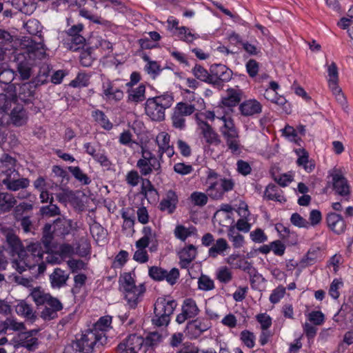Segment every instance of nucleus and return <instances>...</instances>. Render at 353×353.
<instances>
[{
  "label": "nucleus",
  "instance_id": "obj_1",
  "mask_svg": "<svg viewBox=\"0 0 353 353\" xmlns=\"http://www.w3.org/2000/svg\"><path fill=\"white\" fill-rule=\"evenodd\" d=\"M1 233L5 236V250L12 258V266L19 273L29 270L34 274H43L46 269L43 261V251L39 242H30L24 246L14 231L3 228Z\"/></svg>",
  "mask_w": 353,
  "mask_h": 353
},
{
  "label": "nucleus",
  "instance_id": "obj_2",
  "mask_svg": "<svg viewBox=\"0 0 353 353\" xmlns=\"http://www.w3.org/2000/svg\"><path fill=\"white\" fill-rule=\"evenodd\" d=\"M216 118L223 121V125L220 127V132L227 147V151L234 155L239 154L242 145L239 132L234 125V120L225 115L216 117Z\"/></svg>",
  "mask_w": 353,
  "mask_h": 353
},
{
  "label": "nucleus",
  "instance_id": "obj_3",
  "mask_svg": "<svg viewBox=\"0 0 353 353\" xmlns=\"http://www.w3.org/2000/svg\"><path fill=\"white\" fill-rule=\"evenodd\" d=\"M173 102L172 95L168 93L148 98L145 103V112L151 120L162 121L165 119V110L170 108Z\"/></svg>",
  "mask_w": 353,
  "mask_h": 353
},
{
  "label": "nucleus",
  "instance_id": "obj_4",
  "mask_svg": "<svg viewBox=\"0 0 353 353\" xmlns=\"http://www.w3.org/2000/svg\"><path fill=\"white\" fill-rule=\"evenodd\" d=\"M119 283L127 304L132 309L136 308L145 291L144 285H136L130 273L122 275L119 279Z\"/></svg>",
  "mask_w": 353,
  "mask_h": 353
},
{
  "label": "nucleus",
  "instance_id": "obj_5",
  "mask_svg": "<svg viewBox=\"0 0 353 353\" xmlns=\"http://www.w3.org/2000/svg\"><path fill=\"white\" fill-rule=\"evenodd\" d=\"M107 339L103 333L90 330L83 334L81 338L67 346L65 353H89L96 345H103Z\"/></svg>",
  "mask_w": 353,
  "mask_h": 353
},
{
  "label": "nucleus",
  "instance_id": "obj_6",
  "mask_svg": "<svg viewBox=\"0 0 353 353\" xmlns=\"http://www.w3.org/2000/svg\"><path fill=\"white\" fill-rule=\"evenodd\" d=\"M176 305V302L171 298H158L154 303L152 323L159 327L168 325L170 321V316L173 314Z\"/></svg>",
  "mask_w": 353,
  "mask_h": 353
},
{
  "label": "nucleus",
  "instance_id": "obj_7",
  "mask_svg": "<svg viewBox=\"0 0 353 353\" xmlns=\"http://www.w3.org/2000/svg\"><path fill=\"white\" fill-rule=\"evenodd\" d=\"M141 157L137 162V167L141 176H147L153 172L157 174L161 172V162L159 157L156 156L146 147H141Z\"/></svg>",
  "mask_w": 353,
  "mask_h": 353
},
{
  "label": "nucleus",
  "instance_id": "obj_8",
  "mask_svg": "<svg viewBox=\"0 0 353 353\" xmlns=\"http://www.w3.org/2000/svg\"><path fill=\"white\" fill-rule=\"evenodd\" d=\"M21 46V53L33 63L37 59L41 60L47 57V48L43 41L35 42L31 39H27L23 41Z\"/></svg>",
  "mask_w": 353,
  "mask_h": 353
},
{
  "label": "nucleus",
  "instance_id": "obj_9",
  "mask_svg": "<svg viewBox=\"0 0 353 353\" xmlns=\"http://www.w3.org/2000/svg\"><path fill=\"white\" fill-rule=\"evenodd\" d=\"M210 84L221 87L223 83L228 82L232 77V71L223 64H213L210 69Z\"/></svg>",
  "mask_w": 353,
  "mask_h": 353
},
{
  "label": "nucleus",
  "instance_id": "obj_10",
  "mask_svg": "<svg viewBox=\"0 0 353 353\" xmlns=\"http://www.w3.org/2000/svg\"><path fill=\"white\" fill-rule=\"evenodd\" d=\"M149 276L154 281H161L165 280L169 284L173 285L179 278V271L174 268L170 271L158 266H152L148 270Z\"/></svg>",
  "mask_w": 353,
  "mask_h": 353
},
{
  "label": "nucleus",
  "instance_id": "obj_11",
  "mask_svg": "<svg viewBox=\"0 0 353 353\" xmlns=\"http://www.w3.org/2000/svg\"><path fill=\"white\" fill-rule=\"evenodd\" d=\"M143 343V337L131 334L117 345L116 350L117 353H138Z\"/></svg>",
  "mask_w": 353,
  "mask_h": 353
},
{
  "label": "nucleus",
  "instance_id": "obj_12",
  "mask_svg": "<svg viewBox=\"0 0 353 353\" xmlns=\"http://www.w3.org/2000/svg\"><path fill=\"white\" fill-rule=\"evenodd\" d=\"M200 310L194 299L191 298L185 299L182 305L181 313L176 316V321L179 324L183 323L187 319L197 316Z\"/></svg>",
  "mask_w": 353,
  "mask_h": 353
},
{
  "label": "nucleus",
  "instance_id": "obj_13",
  "mask_svg": "<svg viewBox=\"0 0 353 353\" xmlns=\"http://www.w3.org/2000/svg\"><path fill=\"white\" fill-rule=\"evenodd\" d=\"M101 96L106 101L116 103L123 98L124 93L121 88L115 86L112 81L107 80L102 83Z\"/></svg>",
  "mask_w": 353,
  "mask_h": 353
},
{
  "label": "nucleus",
  "instance_id": "obj_14",
  "mask_svg": "<svg viewBox=\"0 0 353 353\" xmlns=\"http://www.w3.org/2000/svg\"><path fill=\"white\" fill-rule=\"evenodd\" d=\"M205 185L206 192L212 199H221L223 196L221 187L219 186V175L215 172L210 170L208 174Z\"/></svg>",
  "mask_w": 353,
  "mask_h": 353
},
{
  "label": "nucleus",
  "instance_id": "obj_15",
  "mask_svg": "<svg viewBox=\"0 0 353 353\" xmlns=\"http://www.w3.org/2000/svg\"><path fill=\"white\" fill-rule=\"evenodd\" d=\"M142 234L143 236L135 243L136 247L147 248L149 245H151L150 250L151 252L155 251L158 245L156 232L153 231L150 227L145 226L143 228Z\"/></svg>",
  "mask_w": 353,
  "mask_h": 353
},
{
  "label": "nucleus",
  "instance_id": "obj_16",
  "mask_svg": "<svg viewBox=\"0 0 353 353\" xmlns=\"http://www.w3.org/2000/svg\"><path fill=\"white\" fill-rule=\"evenodd\" d=\"M243 97V91L238 88H228L224 96L221 100L222 107L228 108L232 110V108L239 105L240 101Z\"/></svg>",
  "mask_w": 353,
  "mask_h": 353
},
{
  "label": "nucleus",
  "instance_id": "obj_17",
  "mask_svg": "<svg viewBox=\"0 0 353 353\" xmlns=\"http://www.w3.org/2000/svg\"><path fill=\"white\" fill-rule=\"evenodd\" d=\"M330 175L332 177L333 188L335 192L341 196L347 195L350 193V186L341 171L334 170Z\"/></svg>",
  "mask_w": 353,
  "mask_h": 353
},
{
  "label": "nucleus",
  "instance_id": "obj_18",
  "mask_svg": "<svg viewBox=\"0 0 353 353\" xmlns=\"http://www.w3.org/2000/svg\"><path fill=\"white\" fill-rule=\"evenodd\" d=\"M238 109L242 116L253 117L261 112L262 105L256 99H248L241 103Z\"/></svg>",
  "mask_w": 353,
  "mask_h": 353
},
{
  "label": "nucleus",
  "instance_id": "obj_19",
  "mask_svg": "<svg viewBox=\"0 0 353 353\" xmlns=\"http://www.w3.org/2000/svg\"><path fill=\"white\" fill-rule=\"evenodd\" d=\"M178 202L177 194L174 191L170 190L159 203V208L161 211L171 214L175 211Z\"/></svg>",
  "mask_w": 353,
  "mask_h": 353
},
{
  "label": "nucleus",
  "instance_id": "obj_20",
  "mask_svg": "<svg viewBox=\"0 0 353 353\" xmlns=\"http://www.w3.org/2000/svg\"><path fill=\"white\" fill-rule=\"evenodd\" d=\"M19 174H13L10 177H5L2 179V183L8 190L14 192L28 188L30 185V180L28 178H19Z\"/></svg>",
  "mask_w": 353,
  "mask_h": 353
},
{
  "label": "nucleus",
  "instance_id": "obj_21",
  "mask_svg": "<svg viewBox=\"0 0 353 353\" xmlns=\"http://www.w3.org/2000/svg\"><path fill=\"white\" fill-rule=\"evenodd\" d=\"M17 71L22 79H28L32 74V67L34 64L26 55L21 52L17 54Z\"/></svg>",
  "mask_w": 353,
  "mask_h": 353
},
{
  "label": "nucleus",
  "instance_id": "obj_22",
  "mask_svg": "<svg viewBox=\"0 0 353 353\" xmlns=\"http://www.w3.org/2000/svg\"><path fill=\"white\" fill-rule=\"evenodd\" d=\"M210 327V323L207 319H196L190 321L187 325L188 332L193 337L199 336Z\"/></svg>",
  "mask_w": 353,
  "mask_h": 353
},
{
  "label": "nucleus",
  "instance_id": "obj_23",
  "mask_svg": "<svg viewBox=\"0 0 353 353\" xmlns=\"http://www.w3.org/2000/svg\"><path fill=\"white\" fill-rule=\"evenodd\" d=\"M199 128L206 143L213 145H218L221 143L219 134L206 121L199 122Z\"/></svg>",
  "mask_w": 353,
  "mask_h": 353
},
{
  "label": "nucleus",
  "instance_id": "obj_24",
  "mask_svg": "<svg viewBox=\"0 0 353 353\" xmlns=\"http://www.w3.org/2000/svg\"><path fill=\"white\" fill-rule=\"evenodd\" d=\"M197 255L196 248L190 244L183 248L179 253L180 267L187 269Z\"/></svg>",
  "mask_w": 353,
  "mask_h": 353
},
{
  "label": "nucleus",
  "instance_id": "obj_25",
  "mask_svg": "<svg viewBox=\"0 0 353 353\" xmlns=\"http://www.w3.org/2000/svg\"><path fill=\"white\" fill-rule=\"evenodd\" d=\"M16 160L8 154H4L0 159V172L5 177H10L15 174L19 175V172L15 169Z\"/></svg>",
  "mask_w": 353,
  "mask_h": 353
},
{
  "label": "nucleus",
  "instance_id": "obj_26",
  "mask_svg": "<svg viewBox=\"0 0 353 353\" xmlns=\"http://www.w3.org/2000/svg\"><path fill=\"white\" fill-rule=\"evenodd\" d=\"M326 221L328 227L334 232L339 234L345 231L346 225L341 215L335 212H330L327 215Z\"/></svg>",
  "mask_w": 353,
  "mask_h": 353
},
{
  "label": "nucleus",
  "instance_id": "obj_27",
  "mask_svg": "<svg viewBox=\"0 0 353 353\" xmlns=\"http://www.w3.org/2000/svg\"><path fill=\"white\" fill-rule=\"evenodd\" d=\"M49 279L52 288L60 289L66 285L69 279V274L66 271L57 268L50 275Z\"/></svg>",
  "mask_w": 353,
  "mask_h": 353
},
{
  "label": "nucleus",
  "instance_id": "obj_28",
  "mask_svg": "<svg viewBox=\"0 0 353 353\" xmlns=\"http://www.w3.org/2000/svg\"><path fill=\"white\" fill-rule=\"evenodd\" d=\"M53 232L57 235H65L70 232L72 221L65 217H59L53 223Z\"/></svg>",
  "mask_w": 353,
  "mask_h": 353
},
{
  "label": "nucleus",
  "instance_id": "obj_29",
  "mask_svg": "<svg viewBox=\"0 0 353 353\" xmlns=\"http://www.w3.org/2000/svg\"><path fill=\"white\" fill-rule=\"evenodd\" d=\"M10 117L12 123L17 126L24 125L28 120L26 111L20 105H17L12 109Z\"/></svg>",
  "mask_w": 353,
  "mask_h": 353
},
{
  "label": "nucleus",
  "instance_id": "obj_30",
  "mask_svg": "<svg viewBox=\"0 0 353 353\" xmlns=\"http://www.w3.org/2000/svg\"><path fill=\"white\" fill-rule=\"evenodd\" d=\"M36 332L37 331L32 330L21 333L19 335V344L21 347H26L29 350L34 349L37 345L38 341L36 337L33 336V333Z\"/></svg>",
  "mask_w": 353,
  "mask_h": 353
},
{
  "label": "nucleus",
  "instance_id": "obj_31",
  "mask_svg": "<svg viewBox=\"0 0 353 353\" xmlns=\"http://www.w3.org/2000/svg\"><path fill=\"white\" fill-rule=\"evenodd\" d=\"M230 246L227 241L223 238L218 239L208 250L209 256L215 259L219 255H224V252Z\"/></svg>",
  "mask_w": 353,
  "mask_h": 353
},
{
  "label": "nucleus",
  "instance_id": "obj_32",
  "mask_svg": "<svg viewBox=\"0 0 353 353\" xmlns=\"http://www.w3.org/2000/svg\"><path fill=\"white\" fill-rule=\"evenodd\" d=\"M16 203L17 200L12 194L0 192V212H9Z\"/></svg>",
  "mask_w": 353,
  "mask_h": 353
},
{
  "label": "nucleus",
  "instance_id": "obj_33",
  "mask_svg": "<svg viewBox=\"0 0 353 353\" xmlns=\"http://www.w3.org/2000/svg\"><path fill=\"white\" fill-rule=\"evenodd\" d=\"M299 158L296 163L299 166H302L307 172H311L315 167V164L312 161L309 160L308 153L305 150H296Z\"/></svg>",
  "mask_w": 353,
  "mask_h": 353
},
{
  "label": "nucleus",
  "instance_id": "obj_34",
  "mask_svg": "<svg viewBox=\"0 0 353 353\" xmlns=\"http://www.w3.org/2000/svg\"><path fill=\"white\" fill-rule=\"evenodd\" d=\"M145 86L140 84L137 88L132 89L128 92V101L137 104L145 99Z\"/></svg>",
  "mask_w": 353,
  "mask_h": 353
},
{
  "label": "nucleus",
  "instance_id": "obj_35",
  "mask_svg": "<svg viewBox=\"0 0 353 353\" xmlns=\"http://www.w3.org/2000/svg\"><path fill=\"white\" fill-rule=\"evenodd\" d=\"M85 41V38L81 35L67 37L63 42V46L68 50L75 52L83 48Z\"/></svg>",
  "mask_w": 353,
  "mask_h": 353
},
{
  "label": "nucleus",
  "instance_id": "obj_36",
  "mask_svg": "<svg viewBox=\"0 0 353 353\" xmlns=\"http://www.w3.org/2000/svg\"><path fill=\"white\" fill-rule=\"evenodd\" d=\"M173 34L186 43H192L199 37L198 34L193 33L190 28L185 26H181L180 28H177L176 32H173Z\"/></svg>",
  "mask_w": 353,
  "mask_h": 353
},
{
  "label": "nucleus",
  "instance_id": "obj_37",
  "mask_svg": "<svg viewBox=\"0 0 353 353\" xmlns=\"http://www.w3.org/2000/svg\"><path fill=\"white\" fill-rule=\"evenodd\" d=\"M16 97L12 94H0V118L3 119L4 114L15 103Z\"/></svg>",
  "mask_w": 353,
  "mask_h": 353
},
{
  "label": "nucleus",
  "instance_id": "obj_38",
  "mask_svg": "<svg viewBox=\"0 0 353 353\" xmlns=\"http://www.w3.org/2000/svg\"><path fill=\"white\" fill-rule=\"evenodd\" d=\"M264 196L268 200L276 201L280 203L285 201V199L279 192L278 187L273 184H270L266 187Z\"/></svg>",
  "mask_w": 353,
  "mask_h": 353
},
{
  "label": "nucleus",
  "instance_id": "obj_39",
  "mask_svg": "<svg viewBox=\"0 0 353 353\" xmlns=\"http://www.w3.org/2000/svg\"><path fill=\"white\" fill-rule=\"evenodd\" d=\"M16 312L28 319L33 320L36 318L32 306L26 301L19 302L15 307Z\"/></svg>",
  "mask_w": 353,
  "mask_h": 353
},
{
  "label": "nucleus",
  "instance_id": "obj_40",
  "mask_svg": "<svg viewBox=\"0 0 353 353\" xmlns=\"http://www.w3.org/2000/svg\"><path fill=\"white\" fill-rule=\"evenodd\" d=\"M173 111L181 117H185L192 114L196 111V108L194 104H189L185 102H179L176 103L174 108Z\"/></svg>",
  "mask_w": 353,
  "mask_h": 353
},
{
  "label": "nucleus",
  "instance_id": "obj_41",
  "mask_svg": "<svg viewBox=\"0 0 353 353\" xmlns=\"http://www.w3.org/2000/svg\"><path fill=\"white\" fill-rule=\"evenodd\" d=\"M92 117L105 130H110L112 128V123L109 121L103 112L97 110L92 112Z\"/></svg>",
  "mask_w": 353,
  "mask_h": 353
},
{
  "label": "nucleus",
  "instance_id": "obj_42",
  "mask_svg": "<svg viewBox=\"0 0 353 353\" xmlns=\"http://www.w3.org/2000/svg\"><path fill=\"white\" fill-rule=\"evenodd\" d=\"M68 170L72 176L83 185H88L91 183L90 179L87 174L83 172L79 167L70 166Z\"/></svg>",
  "mask_w": 353,
  "mask_h": 353
},
{
  "label": "nucleus",
  "instance_id": "obj_43",
  "mask_svg": "<svg viewBox=\"0 0 353 353\" xmlns=\"http://www.w3.org/2000/svg\"><path fill=\"white\" fill-rule=\"evenodd\" d=\"M322 257V253L319 248L313 247L311 248L305 258V262L307 265H311L317 261L320 260Z\"/></svg>",
  "mask_w": 353,
  "mask_h": 353
},
{
  "label": "nucleus",
  "instance_id": "obj_44",
  "mask_svg": "<svg viewBox=\"0 0 353 353\" xmlns=\"http://www.w3.org/2000/svg\"><path fill=\"white\" fill-rule=\"evenodd\" d=\"M229 240L232 243L235 248H241L244 243V237L242 234L236 232L234 228H230L228 232Z\"/></svg>",
  "mask_w": 353,
  "mask_h": 353
},
{
  "label": "nucleus",
  "instance_id": "obj_45",
  "mask_svg": "<svg viewBox=\"0 0 353 353\" xmlns=\"http://www.w3.org/2000/svg\"><path fill=\"white\" fill-rule=\"evenodd\" d=\"M192 72L197 79L210 84V72H208L203 67L196 65L192 68Z\"/></svg>",
  "mask_w": 353,
  "mask_h": 353
},
{
  "label": "nucleus",
  "instance_id": "obj_46",
  "mask_svg": "<svg viewBox=\"0 0 353 353\" xmlns=\"http://www.w3.org/2000/svg\"><path fill=\"white\" fill-rule=\"evenodd\" d=\"M216 279L223 283H228L232 279V272L226 266L219 268L216 273Z\"/></svg>",
  "mask_w": 353,
  "mask_h": 353
},
{
  "label": "nucleus",
  "instance_id": "obj_47",
  "mask_svg": "<svg viewBox=\"0 0 353 353\" xmlns=\"http://www.w3.org/2000/svg\"><path fill=\"white\" fill-rule=\"evenodd\" d=\"M49 294L45 293L40 288H34L30 296L37 305H43L48 301Z\"/></svg>",
  "mask_w": 353,
  "mask_h": 353
},
{
  "label": "nucleus",
  "instance_id": "obj_48",
  "mask_svg": "<svg viewBox=\"0 0 353 353\" xmlns=\"http://www.w3.org/2000/svg\"><path fill=\"white\" fill-rule=\"evenodd\" d=\"M196 231L194 227L185 228L183 225H177L174 230L175 236L181 241H185L188 236L192 235Z\"/></svg>",
  "mask_w": 353,
  "mask_h": 353
},
{
  "label": "nucleus",
  "instance_id": "obj_49",
  "mask_svg": "<svg viewBox=\"0 0 353 353\" xmlns=\"http://www.w3.org/2000/svg\"><path fill=\"white\" fill-rule=\"evenodd\" d=\"M215 285L212 279L205 274H201L198 279V288L203 291H210L214 289Z\"/></svg>",
  "mask_w": 353,
  "mask_h": 353
},
{
  "label": "nucleus",
  "instance_id": "obj_50",
  "mask_svg": "<svg viewBox=\"0 0 353 353\" xmlns=\"http://www.w3.org/2000/svg\"><path fill=\"white\" fill-rule=\"evenodd\" d=\"M112 323V317L110 316H105L101 317L99 321L95 323L94 328L93 331L97 332L99 333H103L104 331H106L110 324Z\"/></svg>",
  "mask_w": 353,
  "mask_h": 353
},
{
  "label": "nucleus",
  "instance_id": "obj_51",
  "mask_svg": "<svg viewBox=\"0 0 353 353\" xmlns=\"http://www.w3.org/2000/svg\"><path fill=\"white\" fill-rule=\"evenodd\" d=\"M190 199L196 206L203 207L208 201V195L201 192H194L191 194Z\"/></svg>",
  "mask_w": 353,
  "mask_h": 353
},
{
  "label": "nucleus",
  "instance_id": "obj_52",
  "mask_svg": "<svg viewBox=\"0 0 353 353\" xmlns=\"http://www.w3.org/2000/svg\"><path fill=\"white\" fill-rule=\"evenodd\" d=\"M53 198L51 197L50 205L43 206L41 208L40 212L42 215L47 216H54L60 214V210L57 205L52 204Z\"/></svg>",
  "mask_w": 353,
  "mask_h": 353
},
{
  "label": "nucleus",
  "instance_id": "obj_53",
  "mask_svg": "<svg viewBox=\"0 0 353 353\" xmlns=\"http://www.w3.org/2000/svg\"><path fill=\"white\" fill-rule=\"evenodd\" d=\"M172 126L179 130H184L186 128L185 118L173 111L171 116Z\"/></svg>",
  "mask_w": 353,
  "mask_h": 353
},
{
  "label": "nucleus",
  "instance_id": "obj_54",
  "mask_svg": "<svg viewBox=\"0 0 353 353\" xmlns=\"http://www.w3.org/2000/svg\"><path fill=\"white\" fill-rule=\"evenodd\" d=\"M170 141V136L165 132H159L156 137V143L158 145V152L168 146Z\"/></svg>",
  "mask_w": 353,
  "mask_h": 353
},
{
  "label": "nucleus",
  "instance_id": "obj_55",
  "mask_svg": "<svg viewBox=\"0 0 353 353\" xmlns=\"http://www.w3.org/2000/svg\"><path fill=\"white\" fill-rule=\"evenodd\" d=\"M89 84V76L85 73H79L77 77L72 80L70 85L73 88L85 87Z\"/></svg>",
  "mask_w": 353,
  "mask_h": 353
},
{
  "label": "nucleus",
  "instance_id": "obj_56",
  "mask_svg": "<svg viewBox=\"0 0 353 353\" xmlns=\"http://www.w3.org/2000/svg\"><path fill=\"white\" fill-rule=\"evenodd\" d=\"M137 250L135 251L133 259L139 263H145L148 261L149 256L147 250H145L146 247H136Z\"/></svg>",
  "mask_w": 353,
  "mask_h": 353
},
{
  "label": "nucleus",
  "instance_id": "obj_57",
  "mask_svg": "<svg viewBox=\"0 0 353 353\" xmlns=\"http://www.w3.org/2000/svg\"><path fill=\"white\" fill-rule=\"evenodd\" d=\"M241 339L249 348H252L255 345V336L248 330H243L241 332Z\"/></svg>",
  "mask_w": 353,
  "mask_h": 353
},
{
  "label": "nucleus",
  "instance_id": "obj_58",
  "mask_svg": "<svg viewBox=\"0 0 353 353\" xmlns=\"http://www.w3.org/2000/svg\"><path fill=\"white\" fill-rule=\"evenodd\" d=\"M248 274L250 276V284L253 289H256L264 280L262 275L259 274L254 268L248 272Z\"/></svg>",
  "mask_w": 353,
  "mask_h": 353
},
{
  "label": "nucleus",
  "instance_id": "obj_59",
  "mask_svg": "<svg viewBox=\"0 0 353 353\" xmlns=\"http://www.w3.org/2000/svg\"><path fill=\"white\" fill-rule=\"evenodd\" d=\"M291 223L299 228H308L310 223L298 213H293L290 218Z\"/></svg>",
  "mask_w": 353,
  "mask_h": 353
},
{
  "label": "nucleus",
  "instance_id": "obj_60",
  "mask_svg": "<svg viewBox=\"0 0 353 353\" xmlns=\"http://www.w3.org/2000/svg\"><path fill=\"white\" fill-rule=\"evenodd\" d=\"M86 279V276L83 274H79L74 276V285L72 289V292L73 294L75 295L80 292L81 288L85 285Z\"/></svg>",
  "mask_w": 353,
  "mask_h": 353
},
{
  "label": "nucleus",
  "instance_id": "obj_61",
  "mask_svg": "<svg viewBox=\"0 0 353 353\" xmlns=\"http://www.w3.org/2000/svg\"><path fill=\"white\" fill-rule=\"evenodd\" d=\"M285 294V288L283 286H279L275 288L270 296V301L276 304L280 301V300L284 296Z\"/></svg>",
  "mask_w": 353,
  "mask_h": 353
},
{
  "label": "nucleus",
  "instance_id": "obj_62",
  "mask_svg": "<svg viewBox=\"0 0 353 353\" xmlns=\"http://www.w3.org/2000/svg\"><path fill=\"white\" fill-rule=\"evenodd\" d=\"M141 192L146 197L150 196L152 199H155L157 195V191L149 180H146L145 183L143 184Z\"/></svg>",
  "mask_w": 353,
  "mask_h": 353
},
{
  "label": "nucleus",
  "instance_id": "obj_63",
  "mask_svg": "<svg viewBox=\"0 0 353 353\" xmlns=\"http://www.w3.org/2000/svg\"><path fill=\"white\" fill-rule=\"evenodd\" d=\"M250 239L255 243H261L268 240L267 235L264 232L258 228L254 231H252L250 234Z\"/></svg>",
  "mask_w": 353,
  "mask_h": 353
},
{
  "label": "nucleus",
  "instance_id": "obj_64",
  "mask_svg": "<svg viewBox=\"0 0 353 353\" xmlns=\"http://www.w3.org/2000/svg\"><path fill=\"white\" fill-rule=\"evenodd\" d=\"M26 28L27 31L30 34H37L41 28L40 23L37 19H30L28 20L26 25Z\"/></svg>",
  "mask_w": 353,
  "mask_h": 353
}]
</instances>
